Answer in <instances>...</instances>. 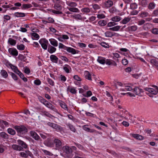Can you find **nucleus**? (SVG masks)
I'll use <instances>...</instances> for the list:
<instances>
[{
  "label": "nucleus",
  "instance_id": "nucleus-1",
  "mask_svg": "<svg viewBox=\"0 0 158 158\" xmlns=\"http://www.w3.org/2000/svg\"><path fill=\"white\" fill-rule=\"evenodd\" d=\"M14 128L16 130L19 135L21 136L22 135L26 134L28 131L27 129L23 125L15 126Z\"/></svg>",
  "mask_w": 158,
  "mask_h": 158
},
{
  "label": "nucleus",
  "instance_id": "nucleus-2",
  "mask_svg": "<svg viewBox=\"0 0 158 158\" xmlns=\"http://www.w3.org/2000/svg\"><path fill=\"white\" fill-rule=\"evenodd\" d=\"M63 152L68 158H71L73 156V151L71 148L67 146H64L62 147Z\"/></svg>",
  "mask_w": 158,
  "mask_h": 158
},
{
  "label": "nucleus",
  "instance_id": "nucleus-3",
  "mask_svg": "<svg viewBox=\"0 0 158 158\" xmlns=\"http://www.w3.org/2000/svg\"><path fill=\"white\" fill-rule=\"evenodd\" d=\"M47 125L57 131L61 132L63 130V128L61 126L53 123L48 122Z\"/></svg>",
  "mask_w": 158,
  "mask_h": 158
},
{
  "label": "nucleus",
  "instance_id": "nucleus-4",
  "mask_svg": "<svg viewBox=\"0 0 158 158\" xmlns=\"http://www.w3.org/2000/svg\"><path fill=\"white\" fill-rule=\"evenodd\" d=\"M54 147L55 146L56 150H59L62 148L63 143L58 138H55L53 140Z\"/></svg>",
  "mask_w": 158,
  "mask_h": 158
},
{
  "label": "nucleus",
  "instance_id": "nucleus-5",
  "mask_svg": "<svg viewBox=\"0 0 158 158\" xmlns=\"http://www.w3.org/2000/svg\"><path fill=\"white\" fill-rule=\"evenodd\" d=\"M153 86L155 88V89L150 88H146L144 89L152 94L156 95L158 93V87L154 85Z\"/></svg>",
  "mask_w": 158,
  "mask_h": 158
},
{
  "label": "nucleus",
  "instance_id": "nucleus-6",
  "mask_svg": "<svg viewBox=\"0 0 158 158\" xmlns=\"http://www.w3.org/2000/svg\"><path fill=\"white\" fill-rule=\"evenodd\" d=\"M42 48L44 50H46L48 45V41L45 39H41L39 41Z\"/></svg>",
  "mask_w": 158,
  "mask_h": 158
},
{
  "label": "nucleus",
  "instance_id": "nucleus-7",
  "mask_svg": "<svg viewBox=\"0 0 158 158\" xmlns=\"http://www.w3.org/2000/svg\"><path fill=\"white\" fill-rule=\"evenodd\" d=\"M44 144L48 147H53V141L52 142L51 139H48L44 142Z\"/></svg>",
  "mask_w": 158,
  "mask_h": 158
},
{
  "label": "nucleus",
  "instance_id": "nucleus-8",
  "mask_svg": "<svg viewBox=\"0 0 158 158\" xmlns=\"http://www.w3.org/2000/svg\"><path fill=\"white\" fill-rule=\"evenodd\" d=\"M17 143L22 148V150H23V148L25 149L27 148L28 147L27 145L24 142L20 139H19L17 141Z\"/></svg>",
  "mask_w": 158,
  "mask_h": 158
},
{
  "label": "nucleus",
  "instance_id": "nucleus-9",
  "mask_svg": "<svg viewBox=\"0 0 158 158\" xmlns=\"http://www.w3.org/2000/svg\"><path fill=\"white\" fill-rule=\"evenodd\" d=\"M8 52L11 55L16 56L18 55V52L17 50L14 48H9L8 49Z\"/></svg>",
  "mask_w": 158,
  "mask_h": 158
},
{
  "label": "nucleus",
  "instance_id": "nucleus-10",
  "mask_svg": "<svg viewBox=\"0 0 158 158\" xmlns=\"http://www.w3.org/2000/svg\"><path fill=\"white\" fill-rule=\"evenodd\" d=\"M30 134L31 135L35 140H37L40 139V137L34 131H30Z\"/></svg>",
  "mask_w": 158,
  "mask_h": 158
},
{
  "label": "nucleus",
  "instance_id": "nucleus-11",
  "mask_svg": "<svg viewBox=\"0 0 158 158\" xmlns=\"http://www.w3.org/2000/svg\"><path fill=\"white\" fill-rule=\"evenodd\" d=\"M66 50L69 52L73 54H74L78 53L79 51L71 47H67Z\"/></svg>",
  "mask_w": 158,
  "mask_h": 158
},
{
  "label": "nucleus",
  "instance_id": "nucleus-12",
  "mask_svg": "<svg viewBox=\"0 0 158 158\" xmlns=\"http://www.w3.org/2000/svg\"><path fill=\"white\" fill-rule=\"evenodd\" d=\"M83 129H84L85 131H87L88 132H90L91 133H98V131L94 129H90V128L88 127H87L86 125H85L83 127Z\"/></svg>",
  "mask_w": 158,
  "mask_h": 158
},
{
  "label": "nucleus",
  "instance_id": "nucleus-13",
  "mask_svg": "<svg viewBox=\"0 0 158 158\" xmlns=\"http://www.w3.org/2000/svg\"><path fill=\"white\" fill-rule=\"evenodd\" d=\"M113 4V2L112 1L108 0L105 2V7L106 8H108L111 7Z\"/></svg>",
  "mask_w": 158,
  "mask_h": 158
},
{
  "label": "nucleus",
  "instance_id": "nucleus-14",
  "mask_svg": "<svg viewBox=\"0 0 158 158\" xmlns=\"http://www.w3.org/2000/svg\"><path fill=\"white\" fill-rule=\"evenodd\" d=\"M7 64L9 65V66H10V67L11 68V69L15 73H16L17 74L18 73V72H19V71L18 69V68L17 67H16L14 65H13L12 64L10 63H8Z\"/></svg>",
  "mask_w": 158,
  "mask_h": 158
},
{
  "label": "nucleus",
  "instance_id": "nucleus-15",
  "mask_svg": "<svg viewBox=\"0 0 158 158\" xmlns=\"http://www.w3.org/2000/svg\"><path fill=\"white\" fill-rule=\"evenodd\" d=\"M135 94L138 95L140 94L141 93L143 92V89H139L138 87H136L134 88L133 91Z\"/></svg>",
  "mask_w": 158,
  "mask_h": 158
},
{
  "label": "nucleus",
  "instance_id": "nucleus-16",
  "mask_svg": "<svg viewBox=\"0 0 158 158\" xmlns=\"http://www.w3.org/2000/svg\"><path fill=\"white\" fill-rule=\"evenodd\" d=\"M115 33L110 31H107L105 33V36L108 37H112Z\"/></svg>",
  "mask_w": 158,
  "mask_h": 158
},
{
  "label": "nucleus",
  "instance_id": "nucleus-17",
  "mask_svg": "<svg viewBox=\"0 0 158 158\" xmlns=\"http://www.w3.org/2000/svg\"><path fill=\"white\" fill-rule=\"evenodd\" d=\"M50 59L52 62L56 63H57L58 59L55 55H51L50 56Z\"/></svg>",
  "mask_w": 158,
  "mask_h": 158
},
{
  "label": "nucleus",
  "instance_id": "nucleus-18",
  "mask_svg": "<svg viewBox=\"0 0 158 158\" xmlns=\"http://www.w3.org/2000/svg\"><path fill=\"white\" fill-rule=\"evenodd\" d=\"M97 61L100 64H104L105 63L106 59L105 58L101 56L98 57Z\"/></svg>",
  "mask_w": 158,
  "mask_h": 158
},
{
  "label": "nucleus",
  "instance_id": "nucleus-19",
  "mask_svg": "<svg viewBox=\"0 0 158 158\" xmlns=\"http://www.w3.org/2000/svg\"><path fill=\"white\" fill-rule=\"evenodd\" d=\"M12 148L14 150L16 151H22V148L19 145L16 144H13L12 145Z\"/></svg>",
  "mask_w": 158,
  "mask_h": 158
},
{
  "label": "nucleus",
  "instance_id": "nucleus-20",
  "mask_svg": "<svg viewBox=\"0 0 158 158\" xmlns=\"http://www.w3.org/2000/svg\"><path fill=\"white\" fill-rule=\"evenodd\" d=\"M45 105L52 110H55L56 109L55 106L48 101L45 103Z\"/></svg>",
  "mask_w": 158,
  "mask_h": 158
},
{
  "label": "nucleus",
  "instance_id": "nucleus-21",
  "mask_svg": "<svg viewBox=\"0 0 158 158\" xmlns=\"http://www.w3.org/2000/svg\"><path fill=\"white\" fill-rule=\"evenodd\" d=\"M150 63L156 67V69L158 70V61L155 59H152L150 60Z\"/></svg>",
  "mask_w": 158,
  "mask_h": 158
},
{
  "label": "nucleus",
  "instance_id": "nucleus-22",
  "mask_svg": "<svg viewBox=\"0 0 158 158\" xmlns=\"http://www.w3.org/2000/svg\"><path fill=\"white\" fill-rule=\"evenodd\" d=\"M56 50V48H55L50 45V47L49 46L48 48V51L50 53H52L55 52Z\"/></svg>",
  "mask_w": 158,
  "mask_h": 158
},
{
  "label": "nucleus",
  "instance_id": "nucleus-23",
  "mask_svg": "<svg viewBox=\"0 0 158 158\" xmlns=\"http://www.w3.org/2000/svg\"><path fill=\"white\" fill-rule=\"evenodd\" d=\"M132 136L136 139L139 140H143V137L141 135L137 134H132Z\"/></svg>",
  "mask_w": 158,
  "mask_h": 158
},
{
  "label": "nucleus",
  "instance_id": "nucleus-24",
  "mask_svg": "<svg viewBox=\"0 0 158 158\" xmlns=\"http://www.w3.org/2000/svg\"><path fill=\"white\" fill-rule=\"evenodd\" d=\"M121 26H117L112 27H110L108 29H107L109 30L112 31H118L120 28Z\"/></svg>",
  "mask_w": 158,
  "mask_h": 158
},
{
  "label": "nucleus",
  "instance_id": "nucleus-25",
  "mask_svg": "<svg viewBox=\"0 0 158 158\" xmlns=\"http://www.w3.org/2000/svg\"><path fill=\"white\" fill-rule=\"evenodd\" d=\"M131 18L128 17H125L122 21L120 22V23L123 24H126L129 22L131 20Z\"/></svg>",
  "mask_w": 158,
  "mask_h": 158
},
{
  "label": "nucleus",
  "instance_id": "nucleus-26",
  "mask_svg": "<svg viewBox=\"0 0 158 158\" xmlns=\"http://www.w3.org/2000/svg\"><path fill=\"white\" fill-rule=\"evenodd\" d=\"M121 19V18L119 16H116L111 18V20L113 22H117L120 21Z\"/></svg>",
  "mask_w": 158,
  "mask_h": 158
},
{
  "label": "nucleus",
  "instance_id": "nucleus-27",
  "mask_svg": "<svg viewBox=\"0 0 158 158\" xmlns=\"http://www.w3.org/2000/svg\"><path fill=\"white\" fill-rule=\"evenodd\" d=\"M68 9L70 11L73 12H80L79 10L76 7H67Z\"/></svg>",
  "mask_w": 158,
  "mask_h": 158
},
{
  "label": "nucleus",
  "instance_id": "nucleus-28",
  "mask_svg": "<svg viewBox=\"0 0 158 158\" xmlns=\"http://www.w3.org/2000/svg\"><path fill=\"white\" fill-rule=\"evenodd\" d=\"M15 16L17 17H23L25 16V14L23 13L16 12L14 14Z\"/></svg>",
  "mask_w": 158,
  "mask_h": 158
},
{
  "label": "nucleus",
  "instance_id": "nucleus-29",
  "mask_svg": "<svg viewBox=\"0 0 158 158\" xmlns=\"http://www.w3.org/2000/svg\"><path fill=\"white\" fill-rule=\"evenodd\" d=\"M98 24L101 26H104L107 24V22L106 20H101L98 22Z\"/></svg>",
  "mask_w": 158,
  "mask_h": 158
},
{
  "label": "nucleus",
  "instance_id": "nucleus-30",
  "mask_svg": "<svg viewBox=\"0 0 158 158\" xmlns=\"http://www.w3.org/2000/svg\"><path fill=\"white\" fill-rule=\"evenodd\" d=\"M31 35L32 36H33V37H34L35 38V39H34V38H33V37H32V39L33 40H34L35 39L38 40L40 38V36L39 35L36 33H35V32L31 33Z\"/></svg>",
  "mask_w": 158,
  "mask_h": 158
},
{
  "label": "nucleus",
  "instance_id": "nucleus-31",
  "mask_svg": "<svg viewBox=\"0 0 158 158\" xmlns=\"http://www.w3.org/2000/svg\"><path fill=\"white\" fill-rule=\"evenodd\" d=\"M0 136L2 138L5 139H7L9 135L5 132H2L0 133Z\"/></svg>",
  "mask_w": 158,
  "mask_h": 158
},
{
  "label": "nucleus",
  "instance_id": "nucleus-32",
  "mask_svg": "<svg viewBox=\"0 0 158 158\" xmlns=\"http://www.w3.org/2000/svg\"><path fill=\"white\" fill-rule=\"evenodd\" d=\"M67 5L71 7H74L77 6V3L73 2H68L67 3Z\"/></svg>",
  "mask_w": 158,
  "mask_h": 158
},
{
  "label": "nucleus",
  "instance_id": "nucleus-33",
  "mask_svg": "<svg viewBox=\"0 0 158 158\" xmlns=\"http://www.w3.org/2000/svg\"><path fill=\"white\" fill-rule=\"evenodd\" d=\"M85 77L86 79L89 80H91L92 79L91 77V74L88 71H85Z\"/></svg>",
  "mask_w": 158,
  "mask_h": 158
},
{
  "label": "nucleus",
  "instance_id": "nucleus-34",
  "mask_svg": "<svg viewBox=\"0 0 158 158\" xmlns=\"http://www.w3.org/2000/svg\"><path fill=\"white\" fill-rule=\"evenodd\" d=\"M73 18L75 19L82 20V19L81 16L79 14H75L72 16Z\"/></svg>",
  "mask_w": 158,
  "mask_h": 158
},
{
  "label": "nucleus",
  "instance_id": "nucleus-35",
  "mask_svg": "<svg viewBox=\"0 0 158 158\" xmlns=\"http://www.w3.org/2000/svg\"><path fill=\"white\" fill-rule=\"evenodd\" d=\"M49 41L50 42L51 44L55 46L56 47L58 45V43L57 41L54 39H52V40H50Z\"/></svg>",
  "mask_w": 158,
  "mask_h": 158
},
{
  "label": "nucleus",
  "instance_id": "nucleus-36",
  "mask_svg": "<svg viewBox=\"0 0 158 158\" xmlns=\"http://www.w3.org/2000/svg\"><path fill=\"white\" fill-rule=\"evenodd\" d=\"M31 7L32 6L31 4H23L21 8L23 10L29 8Z\"/></svg>",
  "mask_w": 158,
  "mask_h": 158
},
{
  "label": "nucleus",
  "instance_id": "nucleus-37",
  "mask_svg": "<svg viewBox=\"0 0 158 158\" xmlns=\"http://www.w3.org/2000/svg\"><path fill=\"white\" fill-rule=\"evenodd\" d=\"M8 42L12 45H15L16 42L15 40L11 38H10L8 40Z\"/></svg>",
  "mask_w": 158,
  "mask_h": 158
},
{
  "label": "nucleus",
  "instance_id": "nucleus-38",
  "mask_svg": "<svg viewBox=\"0 0 158 158\" xmlns=\"http://www.w3.org/2000/svg\"><path fill=\"white\" fill-rule=\"evenodd\" d=\"M7 132L9 134L12 135H15L16 133L15 131V130L10 128L8 129Z\"/></svg>",
  "mask_w": 158,
  "mask_h": 158
},
{
  "label": "nucleus",
  "instance_id": "nucleus-39",
  "mask_svg": "<svg viewBox=\"0 0 158 158\" xmlns=\"http://www.w3.org/2000/svg\"><path fill=\"white\" fill-rule=\"evenodd\" d=\"M70 68L69 65L68 64H65V66L63 67V69L64 71L67 73H69V68Z\"/></svg>",
  "mask_w": 158,
  "mask_h": 158
},
{
  "label": "nucleus",
  "instance_id": "nucleus-40",
  "mask_svg": "<svg viewBox=\"0 0 158 158\" xmlns=\"http://www.w3.org/2000/svg\"><path fill=\"white\" fill-rule=\"evenodd\" d=\"M1 75L4 78H6L8 77V74L4 70H2L1 72Z\"/></svg>",
  "mask_w": 158,
  "mask_h": 158
},
{
  "label": "nucleus",
  "instance_id": "nucleus-41",
  "mask_svg": "<svg viewBox=\"0 0 158 158\" xmlns=\"http://www.w3.org/2000/svg\"><path fill=\"white\" fill-rule=\"evenodd\" d=\"M138 6L137 4L135 3H132L130 4V8L131 9H135L137 8Z\"/></svg>",
  "mask_w": 158,
  "mask_h": 158
},
{
  "label": "nucleus",
  "instance_id": "nucleus-42",
  "mask_svg": "<svg viewBox=\"0 0 158 158\" xmlns=\"http://www.w3.org/2000/svg\"><path fill=\"white\" fill-rule=\"evenodd\" d=\"M26 57L24 56L23 55L19 54L18 56V58L21 60H23L24 61H26V59H25Z\"/></svg>",
  "mask_w": 158,
  "mask_h": 158
},
{
  "label": "nucleus",
  "instance_id": "nucleus-43",
  "mask_svg": "<svg viewBox=\"0 0 158 158\" xmlns=\"http://www.w3.org/2000/svg\"><path fill=\"white\" fill-rule=\"evenodd\" d=\"M60 105L61 107L63 109L68 110V108L66 104L64 102H63L62 103L60 104Z\"/></svg>",
  "mask_w": 158,
  "mask_h": 158
},
{
  "label": "nucleus",
  "instance_id": "nucleus-44",
  "mask_svg": "<svg viewBox=\"0 0 158 158\" xmlns=\"http://www.w3.org/2000/svg\"><path fill=\"white\" fill-rule=\"evenodd\" d=\"M148 15V13L147 12H142L140 15V16L143 18L145 17Z\"/></svg>",
  "mask_w": 158,
  "mask_h": 158
},
{
  "label": "nucleus",
  "instance_id": "nucleus-45",
  "mask_svg": "<svg viewBox=\"0 0 158 158\" xmlns=\"http://www.w3.org/2000/svg\"><path fill=\"white\" fill-rule=\"evenodd\" d=\"M139 4L145 7L147 4V2L146 0H142L139 2Z\"/></svg>",
  "mask_w": 158,
  "mask_h": 158
},
{
  "label": "nucleus",
  "instance_id": "nucleus-46",
  "mask_svg": "<svg viewBox=\"0 0 158 158\" xmlns=\"http://www.w3.org/2000/svg\"><path fill=\"white\" fill-rule=\"evenodd\" d=\"M17 47L18 49L21 50H24L25 48L24 45L23 44H21L20 45H17Z\"/></svg>",
  "mask_w": 158,
  "mask_h": 158
},
{
  "label": "nucleus",
  "instance_id": "nucleus-47",
  "mask_svg": "<svg viewBox=\"0 0 158 158\" xmlns=\"http://www.w3.org/2000/svg\"><path fill=\"white\" fill-rule=\"evenodd\" d=\"M155 6V4L153 2H151L149 3L148 7L150 9H153Z\"/></svg>",
  "mask_w": 158,
  "mask_h": 158
},
{
  "label": "nucleus",
  "instance_id": "nucleus-48",
  "mask_svg": "<svg viewBox=\"0 0 158 158\" xmlns=\"http://www.w3.org/2000/svg\"><path fill=\"white\" fill-rule=\"evenodd\" d=\"M10 74L11 76L15 80H17L18 79V77L14 73H13L12 72L10 73Z\"/></svg>",
  "mask_w": 158,
  "mask_h": 158
},
{
  "label": "nucleus",
  "instance_id": "nucleus-49",
  "mask_svg": "<svg viewBox=\"0 0 158 158\" xmlns=\"http://www.w3.org/2000/svg\"><path fill=\"white\" fill-rule=\"evenodd\" d=\"M20 156L23 157H24L25 158H27V152H21L20 153Z\"/></svg>",
  "mask_w": 158,
  "mask_h": 158
},
{
  "label": "nucleus",
  "instance_id": "nucleus-50",
  "mask_svg": "<svg viewBox=\"0 0 158 158\" xmlns=\"http://www.w3.org/2000/svg\"><path fill=\"white\" fill-rule=\"evenodd\" d=\"M47 81L48 83L51 85L53 86L54 85V82L51 79L49 78H47Z\"/></svg>",
  "mask_w": 158,
  "mask_h": 158
},
{
  "label": "nucleus",
  "instance_id": "nucleus-51",
  "mask_svg": "<svg viewBox=\"0 0 158 158\" xmlns=\"http://www.w3.org/2000/svg\"><path fill=\"white\" fill-rule=\"evenodd\" d=\"M116 24H117V23H115L114 22H111L107 24V26L108 27H111L115 25Z\"/></svg>",
  "mask_w": 158,
  "mask_h": 158
},
{
  "label": "nucleus",
  "instance_id": "nucleus-52",
  "mask_svg": "<svg viewBox=\"0 0 158 158\" xmlns=\"http://www.w3.org/2000/svg\"><path fill=\"white\" fill-rule=\"evenodd\" d=\"M59 47L60 48H63L64 50H66V49H67V47L65 46L62 43H60Z\"/></svg>",
  "mask_w": 158,
  "mask_h": 158
},
{
  "label": "nucleus",
  "instance_id": "nucleus-53",
  "mask_svg": "<svg viewBox=\"0 0 158 158\" xmlns=\"http://www.w3.org/2000/svg\"><path fill=\"white\" fill-rule=\"evenodd\" d=\"M92 93L91 91H88L86 93V94H83V95L86 97H88L92 95Z\"/></svg>",
  "mask_w": 158,
  "mask_h": 158
},
{
  "label": "nucleus",
  "instance_id": "nucleus-54",
  "mask_svg": "<svg viewBox=\"0 0 158 158\" xmlns=\"http://www.w3.org/2000/svg\"><path fill=\"white\" fill-rule=\"evenodd\" d=\"M81 11L85 13H89L90 12V10L88 7H85L82 8Z\"/></svg>",
  "mask_w": 158,
  "mask_h": 158
},
{
  "label": "nucleus",
  "instance_id": "nucleus-55",
  "mask_svg": "<svg viewBox=\"0 0 158 158\" xmlns=\"http://www.w3.org/2000/svg\"><path fill=\"white\" fill-rule=\"evenodd\" d=\"M60 80L64 82L66 81V78L65 77L64 75H61L60 76Z\"/></svg>",
  "mask_w": 158,
  "mask_h": 158
},
{
  "label": "nucleus",
  "instance_id": "nucleus-56",
  "mask_svg": "<svg viewBox=\"0 0 158 158\" xmlns=\"http://www.w3.org/2000/svg\"><path fill=\"white\" fill-rule=\"evenodd\" d=\"M137 27L135 25H134L131 27L130 30L132 31H135L137 30Z\"/></svg>",
  "mask_w": 158,
  "mask_h": 158
},
{
  "label": "nucleus",
  "instance_id": "nucleus-57",
  "mask_svg": "<svg viewBox=\"0 0 158 158\" xmlns=\"http://www.w3.org/2000/svg\"><path fill=\"white\" fill-rule=\"evenodd\" d=\"M43 114L44 115L49 118H51L52 116V115L51 114H50L47 111H44L43 112Z\"/></svg>",
  "mask_w": 158,
  "mask_h": 158
},
{
  "label": "nucleus",
  "instance_id": "nucleus-58",
  "mask_svg": "<svg viewBox=\"0 0 158 158\" xmlns=\"http://www.w3.org/2000/svg\"><path fill=\"white\" fill-rule=\"evenodd\" d=\"M105 17V15L103 14H100L97 15V17L100 19L104 18Z\"/></svg>",
  "mask_w": 158,
  "mask_h": 158
},
{
  "label": "nucleus",
  "instance_id": "nucleus-59",
  "mask_svg": "<svg viewBox=\"0 0 158 158\" xmlns=\"http://www.w3.org/2000/svg\"><path fill=\"white\" fill-rule=\"evenodd\" d=\"M25 152H27V157H28V156H29L30 157H31V158L33 157V155L29 151H26Z\"/></svg>",
  "mask_w": 158,
  "mask_h": 158
},
{
  "label": "nucleus",
  "instance_id": "nucleus-60",
  "mask_svg": "<svg viewBox=\"0 0 158 158\" xmlns=\"http://www.w3.org/2000/svg\"><path fill=\"white\" fill-rule=\"evenodd\" d=\"M152 32L154 34H158V28H155L153 29Z\"/></svg>",
  "mask_w": 158,
  "mask_h": 158
},
{
  "label": "nucleus",
  "instance_id": "nucleus-61",
  "mask_svg": "<svg viewBox=\"0 0 158 158\" xmlns=\"http://www.w3.org/2000/svg\"><path fill=\"white\" fill-rule=\"evenodd\" d=\"M101 45L105 48H108L109 47V45L105 42H102L101 43Z\"/></svg>",
  "mask_w": 158,
  "mask_h": 158
},
{
  "label": "nucleus",
  "instance_id": "nucleus-62",
  "mask_svg": "<svg viewBox=\"0 0 158 158\" xmlns=\"http://www.w3.org/2000/svg\"><path fill=\"white\" fill-rule=\"evenodd\" d=\"M73 78L77 81H81V78L77 75H74L73 76Z\"/></svg>",
  "mask_w": 158,
  "mask_h": 158
},
{
  "label": "nucleus",
  "instance_id": "nucleus-63",
  "mask_svg": "<svg viewBox=\"0 0 158 158\" xmlns=\"http://www.w3.org/2000/svg\"><path fill=\"white\" fill-rule=\"evenodd\" d=\"M139 11H137V10H133L132 11H131L130 14L132 15H135L138 14L139 13Z\"/></svg>",
  "mask_w": 158,
  "mask_h": 158
},
{
  "label": "nucleus",
  "instance_id": "nucleus-64",
  "mask_svg": "<svg viewBox=\"0 0 158 158\" xmlns=\"http://www.w3.org/2000/svg\"><path fill=\"white\" fill-rule=\"evenodd\" d=\"M122 63L123 65H125L128 64V61L125 59H123L122 60Z\"/></svg>",
  "mask_w": 158,
  "mask_h": 158
}]
</instances>
